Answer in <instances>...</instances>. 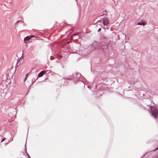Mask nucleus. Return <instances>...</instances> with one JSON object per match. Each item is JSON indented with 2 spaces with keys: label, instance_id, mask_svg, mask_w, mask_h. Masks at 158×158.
I'll return each instance as SVG.
<instances>
[{
  "label": "nucleus",
  "instance_id": "1",
  "mask_svg": "<svg viewBox=\"0 0 158 158\" xmlns=\"http://www.w3.org/2000/svg\"><path fill=\"white\" fill-rule=\"evenodd\" d=\"M147 105L151 108V111L150 113L153 116L155 119L157 118V117L158 115V111L156 107L155 106L152 107L150 105Z\"/></svg>",
  "mask_w": 158,
  "mask_h": 158
},
{
  "label": "nucleus",
  "instance_id": "2",
  "mask_svg": "<svg viewBox=\"0 0 158 158\" xmlns=\"http://www.w3.org/2000/svg\"><path fill=\"white\" fill-rule=\"evenodd\" d=\"M110 21L107 17H104L103 18V24L104 26H107L109 24Z\"/></svg>",
  "mask_w": 158,
  "mask_h": 158
},
{
  "label": "nucleus",
  "instance_id": "3",
  "mask_svg": "<svg viewBox=\"0 0 158 158\" xmlns=\"http://www.w3.org/2000/svg\"><path fill=\"white\" fill-rule=\"evenodd\" d=\"M73 77L74 78L78 79L79 78H82L81 77L83 76H81V74L79 73H75L73 74Z\"/></svg>",
  "mask_w": 158,
  "mask_h": 158
},
{
  "label": "nucleus",
  "instance_id": "4",
  "mask_svg": "<svg viewBox=\"0 0 158 158\" xmlns=\"http://www.w3.org/2000/svg\"><path fill=\"white\" fill-rule=\"evenodd\" d=\"M100 49H103L104 51L107 49L108 46L107 44H105L104 45H102V47H100Z\"/></svg>",
  "mask_w": 158,
  "mask_h": 158
},
{
  "label": "nucleus",
  "instance_id": "5",
  "mask_svg": "<svg viewBox=\"0 0 158 158\" xmlns=\"http://www.w3.org/2000/svg\"><path fill=\"white\" fill-rule=\"evenodd\" d=\"M31 38V36H27L26 37H25L24 38V41H25L27 40H30Z\"/></svg>",
  "mask_w": 158,
  "mask_h": 158
},
{
  "label": "nucleus",
  "instance_id": "6",
  "mask_svg": "<svg viewBox=\"0 0 158 158\" xmlns=\"http://www.w3.org/2000/svg\"><path fill=\"white\" fill-rule=\"evenodd\" d=\"M44 71H41L38 75V76L39 77H42L44 74Z\"/></svg>",
  "mask_w": 158,
  "mask_h": 158
},
{
  "label": "nucleus",
  "instance_id": "7",
  "mask_svg": "<svg viewBox=\"0 0 158 158\" xmlns=\"http://www.w3.org/2000/svg\"><path fill=\"white\" fill-rule=\"evenodd\" d=\"M26 142L25 146V151L26 152V153L28 156L27 157L28 158H31L30 156H29V155L28 154V153L27 152V149H26Z\"/></svg>",
  "mask_w": 158,
  "mask_h": 158
},
{
  "label": "nucleus",
  "instance_id": "8",
  "mask_svg": "<svg viewBox=\"0 0 158 158\" xmlns=\"http://www.w3.org/2000/svg\"><path fill=\"white\" fill-rule=\"evenodd\" d=\"M77 51L76 50H75V51H73L72 52H73V53H79V54L80 55H83V54L81 53V52H79L78 53V52H77Z\"/></svg>",
  "mask_w": 158,
  "mask_h": 158
},
{
  "label": "nucleus",
  "instance_id": "9",
  "mask_svg": "<svg viewBox=\"0 0 158 158\" xmlns=\"http://www.w3.org/2000/svg\"><path fill=\"white\" fill-rule=\"evenodd\" d=\"M145 23L144 22H139L137 23V24L138 25H142L143 26L145 25Z\"/></svg>",
  "mask_w": 158,
  "mask_h": 158
},
{
  "label": "nucleus",
  "instance_id": "10",
  "mask_svg": "<svg viewBox=\"0 0 158 158\" xmlns=\"http://www.w3.org/2000/svg\"><path fill=\"white\" fill-rule=\"evenodd\" d=\"M107 13V12L106 11H105V10L104 11L102 12V15H101V16H102L103 15H106Z\"/></svg>",
  "mask_w": 158,
  "mask_h": 158
},
{
  "label": "nucleus",
  "instance_id": "11",
  "mask_svg": "<svg viewBox=\"0 0 158 158\" xmlns=\"http://www.w3.org/2000/svg\"><path fill=\"white\" fill-rule=\"evenodd\" d=\"M6 139L5 138H4L2 139L1 141V142H2L3 141H4Z\"/></svg>",
  "mask_w": 158,
  "mask_h": 158
},
{
  "label": "nucleus",
  "instance_id": "12",
  "mask_svg": "<svg viewBox=\"0 0 158 158\" xmlns=\"http://www.w3.org/2000/svg\"><path fill=\"white\" fill-rule=\"evenodd\" d=\"M101 28H100L98 29V32H99V31H101Z\"/></svg>",
  "mask_w": 158,
  "mask_h": 158
},
{
  "label": "nucleus",
  "instance_id": "13",
  "mask_svg": "<svg viewBox=\"0 0 158 158\" xmlns=\"http://www.w3.org/2000/svg\"><path fill=\"white\" fill-rule=\"evenodd\" d=\"M20 21H20V20H18V21H17V22H16V23H18L19 22H20Z\"/></svg>",
  "mask_w": 158,
  "mask_h": 158
},
{
  "label": "nucleus",
  "instance_id": "14",
  "mask_svg": "<svg viewBox=\"0 0 158 158\" xmlns=\"http://www.w3.org/2000/svg\"><path fill=\"white\" fill-rule=\"evenodd\" d=\"M53 57V56H50V60H52V58Z\"/></svg>",
  "mask_w": 158,
  "mask_h": 158
},
{
  "label": "nucleus",
  "instance_id": "15",
  "mask_svg": "<svg viewBox=\"0 0 158 158\" xmlns=\"http://www.w3.org/2000/svg\"><path fill=\"white\" fill-rule=\"evenodd\" d=\"M157 149H158V147L157 148H156L154 150V151H156V150H157Z\"/></svg>",
  "mask_w": 158,
  "mask_h": 158
},
{
  "label": "nucleus",
  "instance_id": "16",
  "mask_svg": "<svg viewBox=\"0 0 158 158\" xmlns=\"http://www.w3.org/2000/svg\"><path fill=\"white\" fill-rule=\"evenodd\" d=\"M30 36H31V38H32V37H35L34 36H33V35H30Z\"/></svg>",
  "mask_w": 158,
  "mask_h": 158
},
{
  "label": "nucleus",
  "instance_id": "17",
  "mask_svg": "<svg viewBox=\"0 0 158 158\" xmlns=\"http://www.w3.org/2000/svg\"><path fill=\"white\" fill-rule=\"evenodd\" d=\"M28 74H27V75H26V77H27V76H28Z\"/></svg>",
  "mask_w": 158,
  "mask_h": 158
},
{
  "label": "nucleus",
  "instance_id": "18",
  "mask_svg": "<svg viewBox=\"0 0 158 158\" xmlns=\"http://www.w3.org/2000/svg\"><path fill=\"white\" fill-rule=\"evenodd\" d=\"M148 101H150V102H151V100H150L149 99H148Z\"/></svg>",
  "mask_w": 158,
  "mask_h": 158
},
{
  "label": "nucleus",
  "instance_id": "19",
  "mask_svg": "<svg viewBox=\"0 0 158 158\" xmlns=\"http://www.w3.org/2000/svg\"><path fill=\"white\" fill-rule=\"evenodd\" d=\"M26 78H27L26 77H25V78L24 80V81L26 79Z\"/></svg>",
  "mask_w": 158,
  "mask_h": 158
},
{
  "label": "nucleus",
  "instance_id": "20",
  "mask_svg": "<svg viewBox=\"0 0 158 158\" xmlns=\"http://www.w3.org/2000/svg\"><path fill=\"white\" fill-rule=\"evenodd\" d=\"M60 57L61 58V57H62V56H60Z\"/></svg>",
  "mask_w": 158,
  "mask_h": 158
},
{
  "label": "nucleus",
  "instance_id": "21",
  "mask_svg": "<svg viewBox=\"0 0 158 158\" xmlns=\"http://www.w3.org/2000/svg\"><path fill=\"white\" fill-rule=\"evenodd\" d=\"M68 79H69V80H70V79H69V78H68Z\"/></svg>",
  "mask_w": 158,
  "mask_h": 158
}]
</instances>
